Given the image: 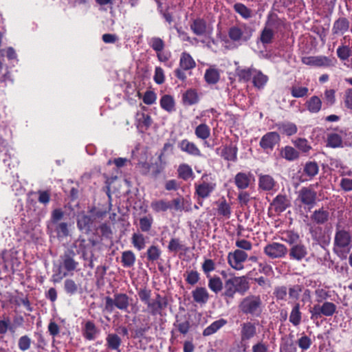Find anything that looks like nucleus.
Wrapping results in <instances>:
<instances>
[{
    "mask_svg": "<svg viewBox=\"0 0 352 352\" xmlns=\"http://www.w3.org/2000/svg\"><path fill=\"white\" fill-rule=\"evenodd\" d=\"M64 216V212L60 208H56L52 212L51 221L53 224H57Z\"/></svg>",
    "mask_w": 352,
    "mask_h": 352,
    "instance_id": "57",
    "label": "nucleus"
},
{
    "mask_svg": "<svg viewBox=\"0 0 352 352\" xmlns=\"http://www.w3.org/2000/svg\"><path fill=\"white\" fill-rule=\"evenodd\" d=\"M236 74L240 80L248 81L252 77V69H236Z\"/></svg>",
    "mask_w": 352,
    "mask_h": 352,
    "instance_id": "53",
    "label": "nucleus"
},
{
    "mask_svg": "<svg viewBox=\"0 0 352 352\" xmlns=\"http://www.w3.org/2000/svg\"><path fill=\"white\" fill-rule=\"evenodd\" d=\"M319 171V167L316 162H307L303 168L304 173L307 175L310 179L315 177Z\"/></svg>",
    "mask_w": 352,
    "mask_h": 352,
    "instance_id": "26",
    "label": "nucleus"
},
{
    "mask_svg": "<svg viewBox=\"0 0 352 352\" xmlns=\"http://www.w3.org/2000/svg\"><path fill=\"white\" fill-rule=\"evenodd\" d=\"M278 130L283 134L292 135L297 132V127L293 123L277 124Z\"/></svg>",
    "mask_w": 352,
    "mask_h": 352,
    "instance_id": "31",
    "label": "nucleus"
},
{
    "mask_svg": "<svg viewBox=\"0 0 352 352\" xmlns=\"http://www.w3.org/2000/svg\"><path fill=\"white\" fill-rule=\"evenodd\" d=\"M56 230L57 234L61 236H67L69 235L68 224L65 222L57 223Z\"/></svg>",
    "mask_w": 352,
    "mask_h": 352,
    "instance_id": "58",
    "label": "nucleus"
},
{
    "mask_svg": "<svg viewBox=\"0 0 352 352\" xmlns=\"http://www.w3.org/2000/svg\"><path fill=\"white\" fill-rule=\"evenodd\" d=\"M296 146L302 152L307 153L311 149V146L308 144L307 140L299 138L295 142Z\"/></svg>",
    "mask_w": 352,
    "mask_h": 352,
    "instance_id": "60",
    "label": "nucleus"
},
{
    "mask_svg": "<svg viewBox=\"0 0 352 352\" xmlns=\"http://www.w3.org/2000/svg\"><path fill=\"white\" fill-rule=\"evenodd\" d=\"M302 62L307 65H313L317 67H330L333 65L331 59L327 56H307L302 58Z\"/></svg>",
    "mask_w": 352,
    "mask_h": 352,
    "instance_id": "10",
    "label": "nucleus"
},
{
    "mask_svg": "<svg viewBox=\"0 0 352 352\" xmlns=\"http://www.w3.org/2000/svg\"><path fill=\"white\" fill-rule=\"evenodd\" d=\"M195 135L200 139L206 140L210 136V129L206 124H201L196 127Z\"/></svg>",
    "mask_w": 352,
    "mask_h": 352,
    "instance_id": "39",
    "label": "nucleus"
},
{
    "mask_svg": "<svg viewBox=\"0 0 352 352\" xmlns=\"http://www.w3.org/2000/svg\"><path fill=\"white\" fill-rule=\"evenodd\" d=\"M305 105L309 111L316 113L321 109L322 101L318 96H314L306 102Z\"/></svg>",
    "mask_w": 352,
    "mask_h": 352,
    "instance_id": "21",
    "label": "nucleus"
},
{
    "mask_svg": "<svg viewBox=\"0 0 352 352\" xmlns=\"http://www.w3.org/2000/svg\"><path fill=\"white\" fill-rule=\"evenodd\" d=\"M147 259L149 261H157L160 255L161 251L155 245H151L147 250L146 252Z\"/></svg>",
    "mask_w": 352,
    "mask_h": 352,
    "instance_id": "43",
    "label": "nucleus"
},
{
    "mask_svg": "<svg viewBox=\"0 0 352 352\" xmlns=\"http://www.w3.org/2000/svg\"><path fill=\"white\" fill-rule=\"evenodd\" d=\"M190 30L197 36H204L207 33V23L204 19H195L190 24Z\"/></svg>",
    "mask_w": 352,
    "mask_h": 352,
    "instance_id": "14",
    "label": "nucleus"
},
{
    "mask_svg": "<svg viewBox=\"0 0 352 352\" xmlns=\"http://www.w3.org/2000/svg\"><path fill=\"white\" fill-rule=\"evenodd\" d=\"M179 177L184 180H187L192 175V168L187 164H182L178 168Z\"/></svg>",
    "mask_w": 352,
    "mask_h": 352,
    "instance_id": "40",
    "label": "nucleus"
},
{
    "mask_svg": "<svg viewBox=\"0 0 352 352\" xmlns=\"http://www.w3.org/2000/svg\"><path fill=\"white\" fill-rule=\"evenodd\" d=\"M151 207L157 212H165L172 208V204L169 201L162 199L152 202Z\"/></svg>",
    "mask_w": 352,
    "mask_h": 352,
    "instance_id": "33",
    "label": "nucleus"
},
{
    "mask_svg": "<svg viewBox=\"0 0 352 352\" xmlns=\"http://www.w3.org/2000/svg\"><path fill=\"white\" fill-rule=\"evenodd\" d=\"M329 218V212L323 208L315 210L311 216V220L318 224H324Z\"/></svg>",
    "mask_w": 352,
    "mask_h": 352,
    "instance_id": "19",
    "label": "nucleus"
},
{
    "mask_svg": "<svg viewBox=\"0 0 352 352\" xmlns=\"http://www.w3.org/2000/svg\"><path fill=\"white\" fill-rule=\"evenodd\" d=\"M180 148L183 151H185L190 155H200V151L192 142H188L187 140H184L180 143Z\"/></svg>",
    "mask_w": 352,
    "mask_h": 352,
    "instance_id": "24",
    "label": "nucleus"
},
{
    "mask_svg": "<svg viewBox=\"0 0 352 352\" xmlns=\"http://www.w3.org/2000/svg\"><path fill=\"white\" fill-rule=\"evenodd\" d=\"M168 249L170 252H177V251L183 249V245L180 244L179 239H171L168 245Z\"/></svg>",
    "mask_w": 352,
    "mask_h": 352,
    "instance_id": "59",
    "label": "nucleus"
},
{
    "mask_svg": "<svg viewBox=\"0 0 352 352\" xmlns=\"http://www.w3.org/2000/svg\"><path fill=\"white\" fill-rule=\"evenodd\" d=\"M135 261L134 254L129 250L122 252V263L124 267H130L133 265Z\"/></svg>",
    "mask_w": 352,
    "mask_h": 352,
    "instance_id": "37",
    "label": "nucleus"
},
{
    "mask_svg": "<svg viewBox=\"0 0 352 352\" xmlns=\"http://www.w3.org/2000/svg\"><path fill=\"white\" fill-rule=\"evenodd\" d=\"M309 89L306 87L292 86L291 87V94L294 98H302L307 95Z\"/></svg>",
    "mask_w": 352,
    "mask_h": 352,
    "instance_id": "44",
    "label": "nucleus"
},
{
    "mask_svg": "<svg viewBox=\"0 0 352 352\" xmlns=\"http://www.w3.org/2000/svg\"><path fill=\"white\" fill-rule=\"evenodd\" d=\"M208 287L216 294L221 291L223 284L219 277H213L209 280Z\"/></svg>",
    "mask_w": 352,
    "mask_h": 352,
    "instance_id": "42",
    "label": "nucleus"
},
{
    "mask_svg": "<svg viewBox=\"0 0 352 352\" xmlns=\"http://www.w3.org/2000/svg\"><path fill=\"white\" fill-rule=\"evenodd\" d=\"M298 198L302 204L312 208L316 204L317 193L311 186L302 187L298 192Z\"/></svg>",
    "mask_w": 352,
    "mask_h": 352,
    "instance_id": "7",
    "label": "nucleus"
},
{
    "mask_svg": "<svg viewBox=\"0 0 352 352\" xmlns=\"http://www.w3.org/2000/svg\"><path fill=\"white\" fill-rule=\"evenodd\" d=\"M230 278L234 284L235 293L244 295L249 290L250 283L245 276H234Z\"/></svg>",
    "mask_w": 352,
    "mask_h": 352,
    "instance_id": "13",
    "label": "nucleus"
},
{
    "mask_svg": "<svg viewBox=\"0 0 352 352\" xmlns=\"http://www.w3.org/2000/svg\"><path fill=\"white\" fill-rule=\"evenodd\" d=\"M237 149L234 146H226L221 151V156L226 160L234 161L236 158Z\"/></svg>",
    "mask_w": 352,
    "mask_h": 352,
    "instance_id": "32",
    "label": "nucleus"
},
{
    "mask_svg": "<svg viewBox=\"0 0 352 352\" xmlns=\"http://www.w3.org/2000/svg\"><path fill=\"white\" fill-rule=\"evenodd\" d=\"M301 319V314L300 312V305L296 303L293 307L289 316V320L294 324L297 325L299 324Z\"/></svg>",
    "mask_w": 352,
    "mask_h": 352,
    "instance_id": "41",
    "label": "nucleus"
},
{
    "mask_svg": "<svg viewBox=\"0 0 352 352\" xmlns=\"http://www.w3.org/2000/svg\"><path fill=\"white\" fill-rule=\"evenodd\" d=\"M38 201L39 203L47 205L50 201V190H38Z\"/></svg>",
    "mask_w": 352,
    "mask_h": 352,
    "instance_id": "54",
    "label": "nucleus"
},
{
    "mask_svg": "<svg viewBox=\"0 0 352 352\" xmlns=\"http://www.w3.org/2000/svg\"><path fill=\"white\" fill-rule=\"evenodd\" d=\"M349 28V20L345 17H340L334 22L332 32L333 34H343L348 31Z\"/></svg>",
    "mask_w": 352,
    "mask_h": 352,
    "instance_id": "17",
    "label": "nucleus"
},
{
    "mask_svg": "<svg viewBox=\"0 0 352 352\" xmlns=\"http://www.w3.org/2000/svg\"><path fill=\"white\" fill-rule=\"evenodd\" d=\"M274 36V34L272 30L265 28L261 32L260 41L263 45L269 44L272 42Z\"/></svg>",
    "mask_w": 352,
    "mask_h": 352,
    "instance_id": "38",
    "label": "nucleus"
},
{
    "mask_svg": "<svg viewBox=\"0 0 352 352\" xmlns=\"http://www.w3.org/2000/svg\"><path fill=\"white\" fill-rule=\"evenodd\" d=\"M78 285L72 279H66L64 283V288L69 294H74L78 289Z\"/></svg>",
    "mask_w": 352,
    "mask_h": 352,
    "instance_id": "47",
    "label": "nucleus"
},
{
    "mask_svg": "<svg viewBox=\"0 0 352 352\" xmlns=\"http://www.w3.org/2000/svg\"><path fill=\"white\" fill-rule=\"evenodd\" d=\"M287 289L285 286L276 287L274 289V294L277 300H285Z\"/></svg>",
    "mask_w": 352,
    "mask_h": 352,
    "instance_id": "56",
    "label": "nucleus"
},
{
    "mask_svg": "<svg viewBox=\"0 0 352 352\" xmlns=\"http://www.w3.org/2000/svg\"><path fill=\"white\" fill-rule=\"evenodd\" d=\"M76 256L73 250L67 249L60 256L62 265L67 271H74L77 268L78 263L75 260Z\"/></svg>",
    "mask_w": 352,
    "mask_h": 352,
    "instance_id": "9",
    "label": "nucleus"
},
{
    "mask_svg": "<svg viewBox=\"0 0 352 352\" xmlns=\"http://www.w3.org/2000/svg\"><path fill=\"white\" fill-rule=\"evenodd\" d=\"M267 79V76L258 72L253 78V84L256 87L261 89L265 85Z\"/></svg>",
    "mask_w": 352,
    "mask_h": 352,
    "instance_id": "45",
    "label": "nucleus"
},
{
    "mask_svg": "<svg viewBox=\"0 0 352 352\" xmlns=\"http://www.w3.org/2000/svg\"><path fill=\"white\" fill-rule=\"evenodd\" d=\"M341 188L346 192L352 190V179L342 178L340 181Z\"/></svg>",
    "mask_w": 352,
    "mask_h": 352,
    "instance_id": "64",
    "label": "nucleus"
},
{
    "mask_svg": "<svg viewBox=\"0 0 352 352\" xmlns=\"http://www.w3.org/2000/svg\"><path fill=\"white\" fill-rule=\"evenodd\" d=\"M253 30L246 25L243 29L238 26H232L228 30V36L234 42L240 41H248L252 36Z\"/></svg>",
    "mask_w": 352,
    "mask_h": 352,
    "instance_id": "5",
    "label": "nucleus"
},
{
    "mask_svg": "<svg viewBox=\"0 0 352 352\" xmlns=\"http://www.w3.org/2000/svg\"><path fill=\"white\" fill-rule=\"evenodd\" d=\"M352 246V236L350 231L346 230L340 224L336 225L333 242V251L337 254L342 249H349Z\"/></svg>",
    "mask_w": 352,
    "mask_h": 352,
    "instance_id": "4",
    "label": "nucleus"
},
{
    "mask_svg": "<svg viewBox=\"0 0 352 352\" xmlns=\"http://www.w3.org/2000/svg\"><path fill=\"white\" fill-rule=\"evenodd\" d=\"M299 155L293 147L286 146L284 150L283 157L288 160H294L298 157Z\"/></svg>",
    "mask_w": 352,
    "mask_h": 352,
    "instance_id": "52",
    "label": "nucleus"
},
{
    "mask_svg": "<svg viewBox=\"0 0 352 352\" xmlns=\"http://www.w3.org/2000/svg\"><path fill=\"white\" fill-rule=\"evenodd\" d=\"M290 205L289 200L286 195H278L273 200L271 206L274 207L276 212H282L285 211Z\"/></svg>",
    "mask_w": 352,
    "mask_h": 352,
    "instance_id": "16",
    "label": "nucleus"
},
{
    "mask_svg": "<svg viewBox=\"0 0 352 352\" xmlns=\"http://www.w3.org/2000/svg\"><path fill=\"white\" fill-rule=\"evenodd\" d=\"M234 10L244 19H247L252 17V11L243 3H235L234 5Z\"/></svg>",
    "mask_w": 352,
    "mask_h": 352,
    "instance_id": "29",
    "label": "nucleus"
},
{
    "mask_svg": "<svg viewBox=\"0 0 352 352\" xmlns=\"http://www.w3.org/2000/svg\"><path fill=\"white\" fill-rule=\"evenodd\" d=\"M337 55L342 60H346L351 56V50L349 46L342 45L337 49Z\"/></svg>",
    "mask_w": 352,
    "mask_h": 352,
    "instance_id": "48",
    "label": "nucleus"
},
{
    "mask_svg": "<svg viewBox=\"0 0 352 352\" xmlns=\"http://www.w3.org/2000/svg\"><path fill=\"white\" fill-rule=\"evenodd\" d=\"M92 223V217L85 214L79 217L77 221L78 228L81 230H85V231H89L90 230Z\"/></svg>",
    "mask_w": 352,
    "mask_h": 352,
    "instance_id": "28",
    "label": "nucleus"
},
{
    "mask_svg": "<svg viewBox=\"0 0 352 352\" xmlns=\"http://www.w3.org/2000/svg\"><path fill=\"white\" fill-rule=\"evenodd\" d=\"M264 253L270 258H280L287 253V248L282 243L272 242L264 248Z\"/></svg>",
    "mask_w": 352,
    "mask_h": 352,
    "instance_id": "6",
    "label": "nucleus"
},
{
    "mask_svg": "<svg viewBox=\"0 0 352 352\" xmlns=\"http://www.w3.org/2000/svg\"><path fill=\"white\" fill-rule=\"evenodd\" d=\"M131 299L124 293H116L113 298L106 296L104 298V310L112 313L115 309L121 311H127Z\"/></svg>",
    "mask_w": 352,
    "mask_h": 352,
    "instance_id": "3",
    "label": "nucleus"
},
{
    "mask_svg": "<svg viewBox=\"0 0 352 352\" xmlns=\"http://www.w3.org/2000/svg\"><path fill=\"white\" fill-rule=\"evenodd\" d=\"M156 100V94L153 91H146L143 97V102L146 104H152Z\"/></svg>",
    "mask_w": 352,
    "mask_h": 352,
    "instance_id": "62",
    "label": "nucleus"
},
{
    "mask_svg": "<svg viewBox=\"0 0 352 352\" xmlns=\"http://www.w3.org/2000/svg\"><path fill=\"white\" fill-rule=\"evenodd\" d=\"M218 212L219 214L225 216V217H229L230 214V206L226 203V201L224 200L222 201L218 208Z\"/></svg>",
    "mask_w": 352,
    "mask_h": 352,
    "instance_id": "63",
    "label": "nucleus"
},
{
    "mask_svg": "<svg viewBox=\"0 0 352 352\" xmlns=\"http://www.w3.org/2000/svg\"><path fill=\"white\" fill-rule=\"evenodd\" d=\"M223 288L224 292H223L222 296H224L226 299L233 298L236 293L234 289V284L232 283L231 278H228L225 281Z\"/></svg>",
    "mask_w": 352,
    "mask_h": 352,
    "instance_id": "34",
    "label": "nucleus"
},
{
    "mask_svg": "<svg viewBox=\"0 0 352 352\" xmlns=\"http://www.w3.org/2000/svg\"><path fill=\"white\" fill-rule=\"evenodd\" d=\"M262 300L259 295L250 294L241 300L239 309L243 314L259 316L262 313Z\"/></svg>",
    "mask_w": 352,
    "mask_h": 352,
    "instance_id": "2",
    "label": "nucleus"
},
{
    "mask_svg": "<svg viewBox=\"0 0 352 352\" xmlns=\"http://www.w3.org/2000/svg\"><path fill=\"white\" fill-rule=\"evenodd\" d=\"M137 120L138 121V124L140 125L142 124L146 127V129L148 128L152 123L151 116L144 113H137Z\"/></svg>",
    "mask_w": 352,
    "mask_h": 352,
    "instance_id": "49",
    "label": "nucleus"
},
{
    "mask_svg": "<svg viewBox=\"0 0 352 352\" xmlns=\"http://www.w3.org/2000/svg\"><path fill=\"white\" fill-rule=\"evenodd\" d=\"M248 258V254L242 250H236L233 252H230L228 256V261L230 265L236 270H240L243 268V263Z\"/></svg>",
    "mask_w": 352,
    "mask_h": 352,
    "instance_id": "8",
    "label": "nucleus"
},
{
    "mask_svg": "<svg viewBox=\"0 0 352 352\" xmlns=\"http://www.w3.org/2000/svg\"><path fill=\"white\" fill-rule=\"evenodd\" d=\"M204 78L209 85H214L217 83L220 79V74L218 69L210 67L206 69Z\"/></svg>",
    "mask_w": 352,
    "mask_h": 352,
    "instance_id": "22",
    "label": "nucleus"
},
{
    "mask_svg": "<svg viewBox=\"0 0 352 352\" xmlns=\"http://www.w3.org/2000/svg\"><path fill=\"white\" fill-rule=\"evenodd\" d=\"M214 186L211 184L203 182L196 186V193L201 198H206L209 196L213 190Z\"/></svg>",
    "mask_w": 352,
    "mask_h": 352,
    "instance_id": "23",
    "label": "nucleus"
},
{
    "mask_svg": "<svg viewBox=\"0 0 352 352\" xmlns=\"http://www.w3.org/2000/svg\"><path fill=\"white\" fill-rule=\"evenodd\" d=\"M120 339L116 334H109L107 337L109 347L111 349H118L120 345Z\"/></svg>",
    "mask_w": 352,
    "mask_h": 352,
    "instance_id": "50",
    "label": "nucleus"
},
{
    "mask_svg": "<svg viewBox=\"0 0 352 352\" xmlns=\"http://www.w3.org/2000/svg\"><path fill=\"white\" fill-rule=\"evenodd\" d=\"M151 47L157 52H162L164 48V43L162 38L154 37L151 39Z\"/></svg>",
    "mask_w": 352,
    "mask_h": 352,
    "instance_id": "55",
    "label": "nucleus"
},
{
    "mask_svg": "<svg viewBox=\"0 0 352 352\" xmlns=\"http://www.w3.org/2000/svg\"><path fill=\"white\" fill-rule=\"evenodd\" d=\"M276 182L274 178L269 175H261L259 176V188L263 190H270L275 186Z\"/></svg>",
    "mask_w": 352,
    "mask_h": 352,
    "instance_id": "18",
    "label": "nucleus"
},
{
    "mask_svg": "<svg viewBox=\"0 0 352 352\" xmlns=\"http://www.w3.org/2000/svg\"><path fill=\"white\" fill-rule=\"evenodd\" d=\"M199 279V273L197 271L192 270L188 273L186 280L188 284L193 285L198 282Z\"/></svg>",
    "mask_w": 352,
    "mask_h": 352,
    "instance_id": "61",
    "label": "nucleus"
},
{
    "mask_svg": "<svg viewBox=\"0 0 352 352\" xmlns=\"http://www.w3.org/2000/svg\"><path fill=\"white\" fill-rule=\"evenodd\" d=\"M280 141V136L276 132H269L264 135L261 141L260 146L265 150H272L274 146Z\"/></svg>",
    "mask_w": 352,
    "mask_h": 352,
    "instance_id": "11",
    "label": "nucleus"
},
{
    "mask_svg": "<svg viewBox=\"0 0 352 352\" xmlns=\"http://www.w3.org/2000/svg\"><path fill=\"white\" fill-rule=\"evenodd\" d=\"M307 254L306 247L301 243L294 244L289 250V257L296 261H301Z\"/></svg>",
    "mask_w": 352,
    "mask_h": 352,
    "instance_id": "15",
    "label": "nucleus"
},
{
    "mask_svg": "<svg viewBox=\"0 0 352 352\" xmlns=\"http://www.w3.org/2000/svg\"><path fill=\"white\" fill-rule=\"evenodd\" d=\"M153 223L152 217H144L140 219V228L142 232H148Z\"/></svg>",
    "mask_w": 352,
    "mask_h": 352,
    "instance_id": "51",
    "label": "nucleus"
},
{
    "mask_svg": "<svg viewBox=\"0 0 352 352\" xmlns=\"http://www.w3.org/2000/svg\"><path fill=\"white\" fill-rule=\"evenodd\" d=\"M234 179L236 186L240 189H245L249 186L250 178L245 173H239Z\"/></svg>",
    "mask_w": 352,
    "mask_h": 352,
    "instance_id": "30",
    "label": "nucleus"
},
{
    "mask_svg": "<svg viewBox=\"0 0 352 352\" xmlns=\"http://www.w3.org/2000/svg\"><path fill=\"white\" fill-rule=\"evenodd\" d=\"M336 306L331 302H325L322 305H316L313 307V314L324 315L325 316H331L336 312Z\"/></svg>",
    "mask_w": 352,
    "mask_h": 352,
    "instance_id": "12",
    "label": "nucleus"
},
{
    "mask_svg": "<svg viewBox=\"0 0 352 352\" xmlns=\"http://www.w3.org/2000/svg\"><path fill=\"white\" fill-rule=\"evenodd\" d=\"M138 294L141 301L146 305L148 311L153 316L161 314L162 311L168 305L166 296H162L160 294H155V298L151 299V291L146 287L140 289Z\"/></svg>",
    "mask_w": 352,
    "mask_h": 352,
    "instance_id": "1",
    "label": "nucleus"
},
{
    "mask_svg": "<svg viewBox=\"0 0 352 352\" xmlns=\"http://www.w3.org/2000/svg\"><path fill=\"white\" fill-rule=\"evenodd\" d=\"M160 105L162 109L170 112L173 110L175 102L173 97L170 95H164L160 100Z\"/></svg>",
    "mask_w": 352,
    "mask_h": 352,
    "instance_id": "35",
    "label": "nucleus"
},
{
    "mask_svg": "<svg viewBox=\"0 0 352 352\" xmlns=\"http://www.w3.org/2000/svg\"><path fill=\"white\" fill-rule=\"evenodd\" d=\"M342 145V140L337 133H330L327 135V146L331 148L340 147Z\"/></svg>",
    "mask_w": 352,
    "mask_h": 352,
    "instance_id": "36",
    "label": "nucleus"
},
{
    "mask_svg": "<svg viewBox=\"0 0 352 352\" xmlns=\"http://www.w3.org/2000/svg\"><path fill=\"white\" fill-rule=\"evenodd\" d=\"M182 100L184 104L192 105L198 102L199 98L195 90L190 89L183 94Z\"/></svg>",
    "mask_w": 352,
    "mask_h": 352,
    "instance_id": "27",
    "label": "nucleus"
},
{
    "mask_svg": "<svg viewBox=\"0 0 352 352\" xmlns=\"http://www.w3.org/2000/svg\"><path fill=\"white\" fill-rule=\"evenodd\" d=\"M193 300L200 304L206 303L209 298V294L204 287H197L192 292Z\"/></svg>",
    "mask_w": 352,
    "mask_h": 352,
    "instance_id": "20",
    "label": "nucleus"
},
{
    "mask_svg": "<svg viewBox=\"0 0 352 352\" xmlns=\"http://www.w3.org/2000/svg\"><path fill=\"white\" fill-rule=\"evenodd\" d=\"M132 243L139 250L143 249L145 246V239L144 236L142 234L134 233L132 236Z\"/></svg>",
    "mask_w": 352,
    "mask_h": 352,
    "instance_id": "46",
    "label": "nucleus"
},
{
    "mask_svg": "<svg viewBox=\"0 0 352 352\" xmlns=\"http://www.w3.org/2000/svg\"><path fill=\"white\" fill-rule=\"evenodd\" d=\"M179 65L184 70H188L195 67V62L189 54L184 52L180 58Z\"/></svg>",
    "mask_w": 352,
    "mask_h": 352,
    "instance_id": "25",
    "label": "nucleus"
}]
</instances>
